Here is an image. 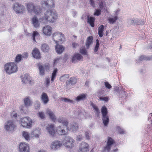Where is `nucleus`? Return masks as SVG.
<instances>
[{"label":"nucleus","mask_w":152,"mask_h":152,"mask_svg":"<svg viewBox=\"0 0 152 152\" xmlns=\"http://www.w3.org/2000/svg\"><path fill=\"white\" fill-rule=\"evenodd\" d=\"M57 17V13L55 11L50 10L45 12L44 16L40 19V20L43 23H53L56 21Z\"/></svg>","instance_id":"nucleus-1"},{"label":"nucleus","mask_w":152,"mask_h":152,"mask_svg":"<svg viewBox=\"0 0 152 152\" xmlns=\"http://www.w3.org/2000/svg\"><path fill=\"white\" fill-rule=\"evenodd\" d=\"M25 4L27 10L30 13H34L38 14L41 12V7L39 6L35 5L33 3L29 2Z\"/></svg>","instance_id":"nucleus-2"},{"label":"nucleus","mask_w":152,"mask_h":152,"mask_svg":"<svg viewBox=\"0 0 152 152\" xmlns=\"http://www.w3.org/2000/svg\"><path fill=\"white\" fill-rule=\"evenodd\" d=\"M4 68L6 73L9 75L15 73L18 70L17 66L13 62L7 63Z\"/></svg>","instance_id":"nucleus-3"},{"label":"nucleus","mask_w":152,"mask_h":152,"mask_svg":"<svg viewBox=\"0 0 152 152\" xmlns=\"http://www.w3.org/2000/svg\"><path fill=\"white\" fill-rule=\"evenodd\" d=\"M102 114V120L103 123L105 126H107L109 122V118L107 115V109L105 106H103L101 110Z\"/></svg>","instance_id":"nucleus-4"},{"label":"nucleus","mask_w":152,"mask_h":152,"mask_svg":"<svg viewBox=\"0 0 152 152\" xmlns=\"http://www.w3.org/2000/svg\"><path fill=\"white\" fill-rule=\"evenodd\" d=\"M63 144L67 148L72 149L75 146V142L72 137L68 136L65 138Z\"/></svg>","instance_id":"nucleus-5"},{"label":"nucleus","mask_w":152,"mask_h":152,"mask_svg":"<svg viewBox=\"0 0 152 152\" xmlns=\"http://www.w3.org/2000/svg\"><path fill=\"white\" fill-rule=\"evenodd\" d=\"M32 121L31 119L29 117H24L20 119V124L23 127L30 128L31 126Z\"/></svg>","instance_id":"nucleus-6"},{"label":"nucleus","mask_w":152,"mask_h":152,"mask_svg":"<svg viewBox=\"0 0 152 152\" xmlns=\"http://www.w3.org/2000/svg\"><path fill=\"white\" fill-rule=\"evenodd\" d=\"M53 39L56 43H58L64 39V35L61 32L57 31L54 33L53 35Z\"/></svg>","instance_id":"nucleus-7"},{"label":"nucleus","mask_w":152,"mask_h":152,"mask_svg":"<svg viewBox=\"0 0 152 152\" xmlns=\"http://www.w3.org/2000/svg\"><path fill=\"white\" fill-rule=\"evenodd\" d=\"M42 4L43 7L49 10L54 6V0H42Z\"/></svg>","instance_id":"nucleus-8"},{"label":"nucleus","mask_w":152,"mask_h":152,"mask_svg":"<svg viewBox=\"0 0 152 152\" xmlns=\"http://www.w3.org/2000/svg\"><path fill=\"white\" fill-rule=\"evenodd\" d=\"M29 145L25 142H21L19 146V152H29Z\"/></svg>","instance_id":"nucleus-9"},{"label":"nucleus","mask_w":152,"mask_h":152,"mask_svg":"<svg viewBox=\"0 0 152 152\" xmlns=\"http://www.w3.org/2000/svg\"><path fill=\"white\" fill-rule=\"evenodd\" d=\"M25 7L18 3H15L14 5L13 9L17 13H22Z\"/></svg>","instance_id":"nucleus-10"},{"label":"nucleus","mask_w":152,"mask_h":152,"mask_svg":"<svg viewBox=\"0 0 152 152\" xmlns=\"http://www.w3.org/2000/svg\"><path fill=\"white\" fill-rule=\"evenodd\" d=\"M128 23L130 25H143L144 24V21L141 20L134 18L128 19Z\"/></svg>","instance_id":"nucleus-11"},{"label":"nucleus","mask_w":152,"mask_h":152,"mask_svg":"<svg viewBox=\"0 0 152 152\" xmlns=\"http://www.w3.org/2000/svg\"><path fill=\"white\" fill-rule=\"evenodd\" d=\"M15 127V126L13 122L11 120H9L5 123L4 127L8 131H14Z\"/></svg>","instance_id":"nucleus-12"},{"label":"nucleus","mask_w":152,"mask_h":152,"mask_svg":"<svg viewBox=\"0 0 152 152\" xmlns=\"http://www.w3.org/2000/svg\"><path fill=\"white\" fill-rule=\"evenodd\" d=\"M79 150L81 152H87L89 150L88 144L85 142H83L80 145Z\"/></svg>","instance_id":"nucleus-13"},{"label":"nucleus","mask_w":152,"mask_h":152,"mask_svg":"<svg viewBox=\"0 0 152 152\" xmlns=\"http://www.w3.org/2000/svg\"><path fill=\"white\" fill-rule=\"evenodd\" d=\"M45 129L50 135L53 136L55 134V131L54 129L53 125L48 124L46 126Z\"/></svg>","instance_id":"nucleus-14"},{"label":"nucleus","mask_w":152,"mask_h":152,"mask_svg":"<svg viewBox=\"0 0 152 152\" xmlns=\"http://www.w3.org/2000/svg\"><path fill=\"white\" fill-rule=\"evenodd\" d=\"M108 140L107 142V145L104 147V150L105 151L107 150V151L109 152L111 148V145L114 143V140L111 137H108Z\"/></svg>","instance_id":"nucleus-15"},{"label":"nucleus","mask_w":152,"mask_h":152,"mask_svg":"<svg viewBox=\"0 0 152 152\" xmlns=\"http://www.w3.org/2000/svg\"><path fill=\"white\" fill-rule=\"evenodd\" d=\"M62 145V143L60 141H56L52 142L50 147L53 150H56L59 148Z\"/></svg>","instance_id":"nucleus-16"},{"label":"nucleus","mask_w":152,"mask_h":152,"mask_svg":"<svg viewBox=\"0 0 152 152\" xmlns=\"http://www.w3.org/2000/svg\"><path fill=\"white\" fill-rule=\"evenodd\" d=\"M43 32L44 34L47 36H50L52 32L51 27L48 25L45 26L43 28Z\"/></svg>","instance_id":"nucleus-17"},{"label":"nucleus","mask_w":152,"mask_h":152,"mask_svg":"<svg viewBox=\"0 0 152 152\" xmlns=\"http://www.w3.org/2000/svg\"><path fill=\"white\" fill-rule=\"evenodd\" d=\"M69 130V129H66V128L59 126L57 128L56 132L58 134L60 135H64L66 134Z\"/></svg>","instance_id":"nucleus-18"},{"label":"nucleus","mask_w":152,"mask_h":152,"mask_svg":"<svg viewBox=\"0 0 152 152\" xmlns=\"http://www.w3.org/2000/svg\"><path fill=\"white\" fill-rule=\"evenodd\" d=\"M83 57L79 53H75L74 54L72 58V62L75 63L77 61H80L83 58Z\"/></svg>","instance_id":"nucleus-19"},{"label":"nucleus","mask_w":152,"mask_h":152,"mask_svg":"<svg viewBox=\"0 0 152 152\" xmlns=\"http://www.w3.org/2000/svg\"><path fill=\"white\" fill-rule=\"evenodd\" d=\"M41 100L44 104H47L49 102V99L47 94L43 92L42 93Z\"/></svg>","instance_id":"nucleus-20"},{"label":"nucleus","mask_w":152,"mask_h":152,"mask_svg":"<svg viewBox=\"0 0 152 152\" xmlns=\"http://www.w3.org/2000/svg\"><path fill=\"white\" fill-rule=\"evenodd\" d=\"M22 81L23 83H26L27 82L30 83L31 82V77L27 74H25L23 76H21Z\"/></svg>","instance_id":"nucleus-21"},{"label":"nucleus","mask_w":152,"mask_h":152,"mask_svg":"<svg viewBox=\"0 0 152 152\" xmlns=\"http://www.w3.org/2000/svg\"><path fill=\"white\" fill-rule=\"evenodd\" d=\"M152 59V55L146 56L144 55H142L140 56L138 60H136V63H139V62L143 61V60H145L146 61H150Z\"/></svg>","instance_id":"nucleus-22"},{"label":"nucleus","mask_w":152,"mask_h":152,"mask_svg":"<svg viewBox=\"0 0 152 152\" xmlns=\"http://www.w3.org/2000/svg\"><path fill=\"white\" fill-rule=\"evenodd\" d=\"M77 80L75 77H70L69 80H67L66 82V86H68L70 84L74 85L77 83Z\"/></svg>","instance_id":"nucleus-23"},{"label":"nucleus","mask_w":152,"mask_h":152,"mask_svg":"<svg viewBox=\"0 0 152 152\" xmlns=\"http://www.w3.org/2000/svg\"><path fill=\"white\" fill-rule=\"evenodd\" d=\"M46 113L49 116L50 118L53 121L55 122L56 120V118L54 113L50 110L48 109L47 110Z\"/></svg>","instance_id":"nucleus-24"},{"label":"nucleus","mask_w":152,"mask_h":152,"mask_svg":"<svg viewBox=\"0 0 152 152\" xmlns=\"http://www.w3.org/2000/svg\"><path fill=\"white\" fill-rule=\"evenodd\" d=\"M32 54L33 57L36 59H39L41 58L40 52L39 49L37 48H35L33 50Z\"/></svg>","instance_id":"nucleus-25"},{"label":"nucleus","mask_w":152,"mask_h":152,"mask_svg":"<svg viewBox=\"0 0 152 152\" xmlns=\"http://www.w3.org/2000/svg\"><path fill=\"white\" fill-rule=\"evenodd\" d=\"M70 130L73 132H75L78 129V124L76 123H72L69 126Z\"/></svg>","instance_id":"nucleus-26"},{"label":"nucleus","mask_w":152,"mask_h":152,"mask_svg":"<svg viewBox=\"0 0 152 152\" xmlns=\"http://www.w3.org/2000/svg\"><path fill=\"white\" fill-rule=\"evenodd\" d=\"M88 95L86 94H80L76 98L77 101L78 102L80 101L84 100L87 98Z\"/></svg>","instance_id":"nucleus-27"},{"label":"nucleus","mask_w":152,"mask_h":152,"mask_svg":"<svg viewBox=\"0 0 152 152\" xmlns=\"http://www.w3.org/2000/svg\"><path fill=\"white\" fill-rule=\"evenodd\" d=\"M32 22L33 26L35 28H38L39 25V21L36 16H34L32 19Z\"/></svg>","instance_id":"nucleus-28"},{"label":"nucleus","mask_w":152,"mask_h":152,"mask_svg":"<svg viewBox=\"0 0 152 152\" xmlns=\"http://www.w3.org/2000/svg\"><path fill=\"white\" fill-rule=\"evenodd\" d=\"M41 50L45 53H48L50 50L49 46L46 43L42 44L41 46Z\"/></svg>","instance_id":"nucleus-29"},{"label":"nucleus","mask_w":152,"mask_h":152,"mask_svg":"<svg viewBox=\"0 0 152 152\" xmlns=\"http://www.w3.org/2000/svg\"><path fill=\"white\" fill-rule=\"evenodd\" d=\"M93 37L91 36H90L87 37L86 43V45L87 48H88L90 45L93 42Z\"/></svg>","instance_id":"nucleus-30"},{"label":"nucleus","mask_w":152,"mask_h":152,"mask_svg":"<svg viewBox=\"0 0 152 152\" xmlns=\"http://www.w3.org/2000/svg\"><path fill=\"white\" fill-rule=\"evenodd\" d=\"M55 49L58 54H60L63 52L64 48L61 45H57L55 46Z\"/></svg>","instance_id":"nucleus-31"},{"label":"nucleus","mask_w":152,"mask_h":152,"mask_svg":"<svg viewBox=\"0 0 152 152\" xmlns=\"http://www.w3.org/2000/svg\"><path fill=\"white\" fill-rule=\"evenodd\" d=\"M87 20L88 23H89L92 27H94V18L92 17H89V16H88L87 18Z\"/></svg>","instance_id":"nucleus-32"},{"label":"nucleus","mask_w":152,"mask_h":152,"mask_svg":"<svg viewBox=\"0 0 152 152\" xmlns=\"http://www.w3.org/2000/svg\"><path fill=\"white\" fill-rule=\"evenodd\" d=\"M31 101L28 97H27L24 99L25 106L26 107L29 106L31 104Z\"/></svg>","instance_id":"nucleus-33"},{"label":"nucleus","mask_w":152,"mask_h":152,"mask_svg":"<svg viewBox=\"0 0 152 152\" xmlns=\"http://www.w3.org/2000/svg\"><path fill=\"white\" fill-rule=\"evenodd\" d=\"M22 135L26 140L28 141L30 140V136L29 133L26 131H23L22 132Z\"/></svg>","instance_id":"nucleus-34"},{"label":"nucleus","mask_w":152,"mask_h":152,"mask_svg":"<svg viewBox=\"0 0 152 152\" xmlns=\"http://www.w3.org/2000/svg\"><path fill=\"white\" fill-rule=\"evenodd\" d=\"M40 133V129H37L34 130L32 132V134L36 137H38Z\"/></svg>","instance_id":"nucleus-35"},{"label":"nucleus","mask_w":152,"mask_h":152,"mask_svg":"<svg viewBox=\"0 0 152 152\" xmlns=\"http://www.w3.org/2000/svg\"><path fill=\"white\" fill-rule=\"evenodd\" d=\"M118 18L117 16H115L113 18H108V20L111 23H113L116 21Z\"/></svg>","instance_id":"nucleus-36"},{"label":"nucleus","mask_w":152,"mask_h":152,"mask_svg":"<svg viewBox=\"0 0 152 152\" xmlns=\"http://www.w3.org/2000/svg\"><path fill=\"white\" fill-rule=\"evenodd\" d=\"M39 34L37 31H34L33 33L32 38V40L34 42H36L35 37H39Z\"/></svg>","instance_id":"nucleus-37"},{"label":"nucleus","mask_w":152,"mask_h":152,"mask_svg":"<svg viewBox=\"0 0 152 152\" xmlns=\"http://www.w3.org/2000/svg\"><path fill=\"white\" fill-rule=\"evenodd\" d=\"M69 74H66L61 76L60 78V80L61 81H63L66 80V79H68L69 77Z\"/></svg>","instance_id":"nucleus-38"},{"label":"nucleus","mask_w":152,"mask_h":152,"mask_svg":"<svg viewBox=\"0 0 152 152\" xmlns=\"http://www.w3.org/2000/svg\"><path fill=\"white\" fill-rule=\"evenodd\" d=\"M96 44L94 48V52H97L99 49V42L98 39H97L96 40Z\"/></svg>","instance_id":"nucleus-39"},{"label":"nucleus","mask_w":152,"mask_h":152,"mask_svg":"<svg viewBox=\"0 0 152 152\" xmlns=\"http://www.w3.org/2000/svg\"><path fill=\"white\" fill-rule=\"evenodd\" d=\"M38 66L40 74L42 75H43L44 74V70L43 66L42 65L39 64V65Z\"/></svg>","instance_id":"nucleus-40"},{"label":"nucleus","mask_w":152,"mask_h":152,"mask_svg":"<svg viewBox=\"0 0 152 152\" xmlns=\"http://www.w3.org/2000/svg\"><path fill=\"white\" fill-rule=\"evenodd\" d=\"M60 99L61 101H64L65 102H70L71 103H73L74 102V101L72 100H71L69 99L66 98H63L61 97L60 98Z\"/></svg>","instance_id":"nucleus-41"},{"label":"nucleus","mask_w":152,"mask_h":152,"mask_svg":"<svg viewBox=\"0 0 152 152\" xmlns=\"http://www.w3.org/2000/svg\"><path fill=\"white\" fill-rule=\"evenodd\" d=\"M61 123L63 125L62 127L66 128V129H68V122L67 120L64 119Z\"/></svg>","instance_id":"nucleus-42"},{"label":"nucleus","mask_w":152,"mask_h":152,"mask_svg":"<svg viewBox=\"0 0 152 152\" xmlns=\"http://www.w3.org/2000/svg\"><path fill=\"white\" fill-rule=\"evenodd\" d=\"M91 105L95 110L96 111V115H97L98 114H99V112L98 107L95 105L93 103H92L91 104Z\"/></svg>","instance_id":"nucleus-43"},{"label":"nucleus","mask_w":152,"mask_h":152,"mask_svg":"<svg viewBox=\"0 0 152 152\" xmlns=\"http://www.w3.org/2000/svg\"><path fill=\"white\" fill-rule=\"evenodd\" d=\"M22 58V56L20 54L18 55L15 57V61L17 62H19L21 60Z\"/></svg>","instance_id":"nucleus-44"},{"label":"nucleus","mask_w":152,"mask_h":152,"mask_svg":"<svg viewBox=\"0 0 152 152\" xmlns=\"http://www.w3.org/2000/svg\"><path fill=\"white\" fill-rule=\"evenodd\" d=\"M117 129L118 130V132L120 134H123L125 133V131L124 130L121 128L119 126H117Z\"/></svg>","instance_id":"nucleus-45"},{"label":"nucleus","mask_w":152,"mask_h":152,"mask_svg":"<svg viewBox=\"0 0 152 152\" xmlns=\"http://www.w3.org/2000/svg\"><path fill=\"white\" fill-rule=\"evenodd\" d=\"M100 9H96V11L94 13V15L98 16L100 15L101 13V11Z\"/></svg>","instance_id":"nucleus-46"},{"label":"nucleus","mask_w":152,"mask_h":152,"mask_svg":"<svg viewBox=\"0 0 152 152\" xmlns=\"http://www.w3.org/2000/svg\"><path fill=\"white\" fill-rule=\"evenodd\" d=\"M38 116L41 119H43L45 118V115L43 112H39L38 113Z\"/></svg>","instance_id":"nucleus-47"},{"label":"nucleus","mask_w":152,"mask_h":152,"mask_svg":"<svg viewBox=\"0 0 152 152\" xmlns=\"http://www.w3.org/2000/svg\"><path fill=\"white\" fill-rule=\"evenodd\" d=\"M91 132L90 131H86L85 132V134L86 138L87 140H89L90 139V134Z\"/></svg>","instance_id":"nucleus-48"},{"label":"nucleus","mask_w":152,"mask_h":152,"mask_svg":"<svg viewBox=\"0 0 152 152\" xmlns=\"http://www.w3.org/2000/svg\"><path fill=\"white\" fill-rule=\"evenodd\" d=\"M80 52L83 55H86L87 54V51L85 48H83L81 49Z\"/></svg>","instance_id":"nucleus-49"},{"label":"nucleus","mask_w":152,"mask_h":152,"mask_svg":"<svg viewBox=\"0 0 152 152\" xmlns=\"http://www.w3.org/2000/svg\"><path fill=\"white\" fill-rule=\"evenodd\" d=\"M98 4L100 9L102 10L104 7V2L102 1H100Z\"/></svg>","instance_id":"nucleus-50"},{"label":"nucleus","mask_w":152,"mask_h":152,"mask_svg":"<svg viewBox=\"0 0 152 152\" xmlns=\"http://www.w3.org/2000/svg\"><path fill=\"white\" fill-rule=\"evenodd\" d=\"M83 137L81 135L77 136L76 140L78 141H80L83 140Z\"/></svg>","instance_id":"nucleus-51"},{"label":"nucleus","mask_w":152,"mask_h":152,"mask_svg":"<svg viewBox=\"0 0 152 152\" xmlns=\"http://www.w3.org/2000/svg\"><path fill=\"white\" fill-rule=\"evenodd\" d=\"M104 85L108 89H110L112 87L111 85L107 82H104Z\"/></svg>","instance_id":"nucleus-52"},{"label":"nucleus","mask_w":152,"mask_h":152,"mask_svg":"<svg viewBox=\"0 0 152 152\" xmlns=\"http://www.w3.org/2000/svg\"><path fill=\"white\" fill-rule=\"evenodd\" d=\"M99 99L101 101H104L107 102L108 101L109 99L108 97H100Z\"/></svg>","instance_id":"nucleus-53"},{"label":"nucleus","mask_w":152,"mask_h":152,"mask_svg":"<svg viewBox=\"0 0 152 152\" xmlns=\"http://www.w3.org/2000/svg\"><path fill=\"white\" fill-rule=\"evenodd\" d=\"M60 60V58H56L54 60L53 64V66H55L57 64V63Z\"/></svg>","instance_id":"nucleus-54"},{"label":"nucleus","mask_w":152,"mask_h":152,"mask_svg":"<svg viewBox=\"0 0 152 152\" xmlns=\"http://www.w3.org/2000/svg\"><path fill=\"white\" fill-rule=\"evenodd\" d=\"M104 28V27L103 25H101L99 27L98 31H102L103 32Z\"/></svg>","instance_id":"nucleus-55"},{"label":"nucleus","mask_w":152,"mask_h":152,"mask_svg":"<svg viewBox=\"0 0 152 152\" xmlns=\"http://www.w3.org/2000/svg\"><path fill=\"white\" fill-rule=\"evenodd\" d=\"M35 107L37 109H38L40 107V103L39 102H37L35 104Z\"/></svg>","instance_id":"nucleus-56"},{"label":"nucleus","mask_w":152,"mask_h":152,"mask_svg":"<svg viewBox=\"0 0 152 152\" xmlns=\"http://www.w3.org/2000/svg\"><path fill=\"white\" fill-rule=\"evenodd\" d=\"M11 115L12 116V115L14 118H16L17 116V113H15L14 110H13V112L11 113Z\"/></svg>","instance_id":"nucleus-57"},{"label":"nucleus","mask_w":152,"mask_h":152,"mask_svg":"<svg viewBox=\"0 0 152 152\" xmlns=\"http://www.w3.org/2000/svg\"><path fill=\"white\" fill-rule=\"evenodd\" d=\"M90 4L91 6L93 7H95V4L94 3V0H89Z\"/></svg>","instance_id":"nucleus-58"},{"label":"nucleus","mask_w":152,"mask_h":152,"mask_svg":"<svg viewBox=\"0 0 152 152\" xmlns=\"http://www.w3.org/2000/svg\"><path fill=\"white\" fill-rule=\"evenodd\" d=\"M64 119L63 117H59V118L57 119V121L58 122L62 123Z\"/></svg>","instance_id":"nucleus-59"},{"label":"nucleus","mask_w":152,"mask_h":152,"mask_svg":"<svg viewBox=\"0 0 152 152\" xmlns=\"http://www.w3.org/2000/svg\"><path fill=\"white\" fill-rule=\"evenodd\" d=\"M28 53H25L22 56V58H27L28 57Z\"/></svg>","instance_id":"nucleus-60"},{"label":"nucleus","mask_w":152,"mask_h":152,"mask_svg":"<svg viewBox=\"0 0 152 152\" xmlns=\"http://www.w3.org/2000/svg\"><path fill=\"white\" fill-rule=\"evenodd\" d=\"M98 34L100 37H102L103 36V31H98Z\"/></svg>","instance_id":"nucleus-61"},{"label":"nucleus","mask_w":152,"mask_h":152,"mask_svg":"<svg viewBox=\"0 0 152 152\" xmlns=\"http://www.w3.org/2000/svg\"><path fill=\"white\" fill-rule=\"evenodd\" d=\"M58 70L57 69H55L54 70L52 75H54L56 76V74Z\"/></svg>","instance_id":"nucleus-62"},{"label":"nucleus","mask_w":152,"mask_h":152,"mask_svg":"<svg viewBox=\"0 0 152 152\" xmlns=\"http://www.w3.org/2000/svg\"><path fill=\"white\" fill-rule=\"evenodd\" d=\"M24 107H25L23 105H21L20 107V110L22 111H24Z\"/></svg>","instance_id":"nucleus-63"},{"label":"nucleus","mask_w":152,"mask_h":152,"mask_svg":"<svg viewBox=\"0 0 152 152\" xmlns=\"http://www.w3.org/2000/svg\"><path fill=\"white\" fill-rule=\"evenodd\" d=\"M148 119L151 121H152V113H150L149 114Z\"/></svg>","instance_id":"nucleus-64"}]
</instances>
